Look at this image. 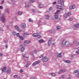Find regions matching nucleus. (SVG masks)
<instances>
[{
    "instance_id": "nucleus-52",
    "label": "nucleus",
    "mask_w": 79,
    "mask_h": 79,
    "mask_svg": "<svg viewBox=\"0 0 79 79\" xmlns=\"http://www.w3.org/2000/svg\"><path fill=\"white\" fill-rule=\"evenodd\" d=\"M10 1H11V2H13V3H16V2H15V1H14V0H10Z\"/></svg>"
},
{
    "instance_id": "nucleus-40",
    "label": "nucleus",
    "mask_w": 79,
    "mask_h": 79,
    "mask_svg": "<svg viewBox=\"0 0 79 79\" xmlns=\"http://www.w3.org/2000/svg\"><path fill=\"white\" fill-rule=\"evenodd\" d=\"M53 10V7H51L49 9V11H52Z\"/></svg>"
},
{
    "instance_id": "nucleus-30",
    "label": "nucleus",
    "mask_w": 79,
    "mask_h": 79,
    "mask_svg": "<svg viewBox=\"0 0 79 79\" xmlns=\"http://www.w3.org/2000/svg\"><path fill=\"white\" fill-rule=\"evenodd\" d=\"M19 38L20 39H21V40H23V39H24V38L23 37L21 36H20Z\"/></svg>"
},
{
    "instance_id": "nucleus-28",
    "label": "nucleus",
    "mask_w": 79,
    "mask_h": 79,
    "mask_svg": "<svg viewBox=\"0 0 79 79\" xmlns=\"http://www.w3.org/2000/svg\"><path fill=\"white\" fill-rule=\"evenodd\" d=\"M51 76H55L56 75V74L54 73H51Z\"/></svg>"
},
{
    "instance_id": "nucleus-59",
    "label": "nucleus",
    "mask_w": 79,
    "mask_h": 79,
    "mask_svg": "<svg viewBox=\"0 0 79 79\" xmlns=\"http://www.w3.org/2000/svg\"><path fill=\"white\" fill-rule=\"evenodd\" d=\"M3 56V54L0 53V56Z\"/></svg>"
},
{
    "instance_id": "nucleus-55",
    "label": "nucleus",
    "mask_w": 79,
    "mask_h": 79,
    "mask_svg": "<svg viewBox=\"0 0 79 79\" xmlns=\"http://www.w3.org/2000/svg\"><path fill=\"white\" fill-rule=\"evenodd\" d=\"M75 49H77V50H79V47H78L77 48H75Z\"/></svg>"
},
{
    "instance_id": "nucleus-39",
    "label": "nucleus",
    "mask_w": 79,
    "mask_h": 79,
    "mask_svg": "<svg viewBox=\"0 0 79 79\" xmlns=\"http://www.w3.org/2000/svg\"><path fill=\"white\" fill-rule=\"evenodd\" d=\"M79 45V42H77L76 44H75L76 46H78Z\"/></svg>"
},
{
    "instance_id": "nucleus-21",
    "label": "nucleus",
    "mask_w": 79,
    "mask_h": 79,
    "mask_svg": "<svg viewBox=\"0 0 79 79\" xmlns=\"http://www.w3.org/2000/svg\"><path fill=\"white\" fill-rule=\"evenodd\" d=\"M79 70H75L74 72H73V73L74 74H75L77 73H79Z\"/></svg>"
},
{
    "instance_id": "nucleus-44",
    "label": "nucleus",
    "mask_w": 79,
    "mask_h": 79,
    "mask_svg": "<svg viewBox=\"0 0 79 79\" xmlns=\"http://www.w3.org/2000/svg\"><path fill=\"white\" fill-rule=\"evenodd\" d=\"M3 7L2 6H0V10H3Z\"/></svg>"
},
{
    "instance_id": "nucleus-6",
    "label": "nucleus",
    "mask_w": 79,
    "mask_h": 79,
    "mask_svg": "<svg viewBox=\"0 0 79 79\" xmlns=\"http://www.w3.org/2000/svg\"><path fill=\"white\" fill-rule=\"evenodd\" d=\"M5 15H2V17H0V20L3 22H5Z\"/></svg>"
},
{
    "instance_id": "nucleus-34",
    "label": "nucleus",
    "mask_w": 79,
    "mask_h": 79,
    "mask_svg": "<svg viewBox=\"0 0 79 79\" xmlns=\"http://www.w3.org/2000/svg\"><path fill=\"white\" fill-rule=\"evenodd\" d=\"M71 15V13L70 12H69V13H68L67 15V16H70Z\"/></svg>"
},
{
    "instance_id": "nucleus-17",
    "label": "nucleus",
    "mask_w": 79,
    "mask_h": 79,
    "mask_svg": "<svg viewBox=\"0 0 79 79\" xmlns=\"http://www.w3.org/2000/svg\"><path fill=\"white\" fill-rule=\"evenodd\" d=\"M24 42L25 44H29L31 42V41L29 40H26L24 41Z\"/></svg>"
},
{
    "instance_id": "nucleus-57",
    "label": "nucleus",
    "mask_w": 79,
    "mask_h": 79,
    "mask_svg": "<svg viewBox=\"0 0 79 79\" xmlns=\"http://www.w3.org/2000/svg\"><path fill=\"white\" fill-rule=\"evenodd\" d=\"M31 79H35V78H34V77H31Z\"/></svg>"
},
{
    "instance_id": "nucleus-16",
    "label": "nucleus",
    "mask_w": 79,
    "mask_h": 79,
    "mask_svg": "<svg viewBox=\"0 0 79 79\" xmlns=\"http://www.w3.org/2000/svg\"><path fill=\"white\" fill-rule=\"evenodd\" d=\"M25 24L24 23H22L21 25V28H25Z\"/></svg>"
},
{
    "instance_id": "nucleus-42",
    "label": "nucleus",
    "mask_w": 79,
    "mask_h": 79,
    "mask_svg": "<svg viewBox=\"0 0 79 79\" xmlns=\"http://www.w3.org/2000/svg\"><path fill=\"white\" fill-rule=\"evenodd\" d=\"M3 3H4V0H2L1 2V5H2V4H3Z\"/></svg>"
},
{
    "instance_id": "nucleus-13",
    "label": "nucleus",
    "mask_w": 79,
    "mask_h": 79,
    "mask_svg": "<svg viewBox=\"0 0 79 79\" xmlns=\"http://www.w3.org/2000/svg\"><path fill=\"white\" fill-rule=\"evenodd\" d=\"M6 67H4L2 69V73H5V72L6 71Z\"/></svg>"
},
{
    "instance_id": "nucleus-14",
    "label": "nucleus",
    "mask_w": 79,
    "mask_h": 79,
    "mask_svg": "<svg viewBox=\"0 0 79 79\" xmlns=\"http://www.w3.org/2000/svg\"><path fill=\"white\" fill-rule=\"evenodd\" d=\"M63 61H64L65 63H67L68 64H69L71 63V62H70L69 60H64Z\"/></svg>"
},
{
    "instance_id": "nucleus-25",
    "label": "nucleus",
    "mask_w": 79,
    "mask_h": 79,
    "mask_svg": "<svg viewBox=\"0 0 79 79\" xmlns=\"http://www.w3.org/2000/svg\"><path fill=\"white\" fill-rule=\"evenodd\" d=\"M24 49L25 48L24 47H22L21 48V50L22 52H23L24 50Z\"/></svg>"
},
{
    "instance_id": "nucleus-58",
    "label": "nucleus",
    "mask_w": 79,
    "mask_h": 79,
    "mask_svg": "<svg viewBox=\"0 0 79 79\" xmlns=\"http://www.w3.org/2000/svg\"><path fill=\"white\" fill-rule=\"evenodd\" d=\"M29 66V64H26V67H28Z\"/></svg>"
},
{
    "instance_id": "nucleus-22",
    "label": "nucleus",
    "mask_w": 79,
    "mask_h": 79,
    "mask_svg": "<svg viewBox=\"0 0 79 79\" xmlns=\"http://www.w3.org/2000/svg\"><path fill=\"white\" fill-rule=\"evenodd\" d=\"M11 71V70H10V69H7V71H6V73L7 74H9L10 72Z\"/></svg>"
},
{
    "instance_id": "nucleus-1",
    "label": "nucleus",
    "mask_w": 79,
    "mask_h": 79,
    "mask_svg": "<svg viewBox=\"0 0 79 79\" xmlns=\"http://www.w3.org/2000/svg\"><path fill=\"white\" fill-rule=\"evenodd\" d=\"M71 43L68 41L66 40H64L62 41L61 45L62 46H65L66 47H68L70 46Z\"/></svg>"
},
{
    "instance_id": "nucleus-38",
    "label": "nucleus",
    "mask_w": 79,
    "mask_h": 79,
    "mask_svg": "<svg viewBox=\"0 0 79 79\" xmlns=\"http://www.w3.org/2000/svg\"><path fill=\"white\" fill-rule=\"evenodd\" d=\"M16 36H17V37H19L20 36L19 35V33H17V34H16Z\"/></svg>"
},
{
    "instance_id": "nucleus-62",
    "label": "nucleus",
    "mask_w": 79,
    "mask_h": 79,
    "mask_svg": "<svg viewBox=\"0 0 79 79\" xmlns=\"http://www.w3.org/2000/svg\"><path fill=\"white\" fill-rule=\"evenodd\" d=\"M5 47H6V48H8V45H6V46H5Z\"/></svg>"
},
{
    "instance_id": "nucleus-36",
    "label": "nucleus",
    "mask_w": 79,
    "mask_h": 79,
    "mask_svg": "<svg viewBox=\"0 0 79 79\" xmlns=\"http://www.w3.org/2000/svg\"><path fill=\"white\" fill-rule=\"evenodd\" d=\"M29 22H31V23H32L33 22V20L31 19H30L29 20Z\"/></svg>"
},
{
    "instance_id": "nucleus-32",
    "label": "nucleus",
    "mask_w": 79,
    "mask_h": 79,
    "mask_svg": "<svg viewBox=\"0 0 79 79\" xmlns=\"http://www.w3.org/2000/svg\"><path fill=\"white\" fill-rule=\"evenodd\" d=\"M29 1L30 3H34L35 2V0H29Z\"/></svg>"
},
{
    "instance_id": "nucleus-11",
    "label": "nucleus",
    "mask_w": 79,
    "mask_h": 79,
    "mask_svg": "<svg viewBox=\"0 0 79 79\" xmlns=\"http://www.w3.org/2000/svg\"><path fill=\"white\" fill-rule=\"evenodd\" d=\"M52 38H50L48 41V46H50L51 44H52Z\"/></svg>"
},
{
    "instance_id": "nucleus-9",
    "label": "nucleus",
    "mask_w": 79,
    "mask_h": 79,
    "mask_svg": "<svg viewBox=\"0 0 79 79\" xmlns=\"http://www.w3.org/2000/svg\"><path fill=\"white\" fill-rule=\"evenodd\" d=\"M63 72H66L65 69H61L60 71L58 72V74H61Z\"/></svg>"
},
{
    "instance_id": "nucleus-43",
    "label": "nucleus",
    "mask_w": 79,
    "mask_h": 79,
    "mask_svg": "<svg viewBox=\"0 0 79 79\" xmlns=\"http://www.w3.org/2000/svg\"><path fill=\"white\" fill-rule=\"evenodd\" d=\"M65 77V75H63L61 76V78H64Z\"/></svg>"
},
{
    "instance_id": "nucleus-33",
    "label": "nucleus",
    "mask_w": 79,
    "mask_h": 79,
    "mask_svg": "<svg viewBox=\"0 0 79 79\" xmlns=\"http://www.w3.org/2000/svg\"><path fill=\"white\" fill-rule=\"evenodd\" d=\"M31 6V3L28 2L27 4V7L29 8Z\"/></svg>"
},
{
    "instance_id": "nucleus-5",
    "label": "nucleus",
    "mask_w": 79,
    "mask_h": 79,
    "mask_svg": "<svg viewBox=\"0 0 79 79\" xmlns=\"http://www.w3.org/2000/svg\"><path fill=\"white\" fill-rule=\"evenodd\" d=\"M56 8H57V9H58V10H60L61 11L62 10H63V9L62 7H61L60 6L56 5Z\"/></svg>"
},
{
    "instance_id": "nucleus-26",
    "label": "nucleus",
    "mask_w": 79,
    "mask_h": 79,
    "mask_svg": "<svg viewBox=\"0 0 79 79\" xmlns=\"http://www.w3.org/2000/svg\"><path fill=\"white\" fill-rule=\"evenodd\" d=\"M71 58L72 59H74V54H71Z\"/></svg>"
},
{
    "instance_id": "nucleus-47",
    "label": "nucleus",
    "mask_w": 79,
    "mask_h": 79,
    "mask_svg": "<svg viewBox=\"0 0 79 79\" xmlns=\"http://www.w3.org/2000/svg\"><path fill=\"white\" fill-rule=\"evenodd\" d=\"M76 53H77V54H79V50H77L76 51Z\"/></svg>"
},
{
    "instance_id": "nucleus-53",
    "label": "nucleus",
    "mask_w": 79,
    "mask_h": 79,
    "mask_svg": "<svg viewBox=\"0 0 79 79\" xmlns=\"http://www.w3.org/2000/svg\"><path fill=\"white\" fill-rule=\"evenodd\" d=\"M48 32L49 33H52V31L51 30H49V31H48Z\"/></svg>"
},
{
    "instance_id": "nucleus-64",
    "label": "nucleus",
    "mask_w": 79,
    "mask_h": 79,
    "mask_svg": "<svg viewBox=\"0 0 79 79\" xmlns=\"http://www.w3.org/2000/svg\"><path fill=\"white\" fill-rule=\"evenodd\" d=\"M23 57H25V54H23Z\"/></svg>"
},
{
    "instance_id": "nucleus-49",
    "label": "nucleus",
    "mask_w": 79,
    "mask_h": 79,
    "mask_svg": "<svg viewBox=\"0 0 79 79\" xmlns=\"http://www.w3.org/2000/svg\"><path fill=\"white\" fill-rule=\"evenodd\" d=\"M69 21H72V20H73V19L72 18H70L69 19Z\"/></svg>"
},
{
    "instance_id": "nucleus-46",
    "label": "nucleus",
    "mask_w": 79,
    "mask_h": 79,
    "mask_svg": "<svg viewBox=\"0 0 79 79\" xmlns=\"http://www.w3.org/2000/svg\"><path fill=\"white\" fill-rule=\"evenodd\" d=\"M0 31H3V30L2 28L1 27H0Z\"/></svg>"
},
{
    "instance_id": "nucleus-23",
    "label": "nucleus",
    "mask_w": 79,
    "mask_h": 79,
    "mask_svg": "<svg viewBox=\"0 0 79 79\" xmlns=\"http://www.w3.org/2000/svg\"><path fill=\"white\" fill-rule=\"evenodd\" d=\"M60 13V10H57L56 13V15H58Z\"/></svg>"
},
{
    "instance_id": "nucleus-27",
    "label": "nucleus",
    "mask_w": 79,
    "mask_h": 79,
    "mask_svg": "<svg viewBox=\"0 0 79 79\" xmlns=\"http://www.w3.org/2000/svg\"><path fill=\"white\" fill-rule=\"evenodd\" d=\"M12 34L14 36H15L16 35V33L15 31H13L12 32Z\"/></svg>"
},
{
    "instance_id": "nucleus-61",
    "label": "nucleus",
    "mask_w": 79,
    "mask_h": 79,
    "mask_svg": "<svg viewBox=\"0 0 79 79\" xmlns=\"http://www.w3.org/2000/svg\"><path fill=\"white\" fill-rule=\"evenodd\" d=\"M37 12L38 13H41L39 11H37Z\"/></svg>"
},
{
    "instance_id": "nucleus-8",
    "label": "nucleus",
    "mask_w": 79,
    "mask_h": 79,
    "mask_svg": "<svg viewBox=\"0 0 79 79\" xmlns=\"http://www.w3.org/2000/svg\"><path fill=\"white\" fill-rule=\"evenodd\" d=\"M15 29H17V31H19V32H21V30L20 28H19L18 27V26H15Z\"/></svg>"
},
{
    "instance_id": "nucleus-15",
    "label": "nucleus",
    "mask_w": 79,
    "mask_h": 79,
    "mask_svg": "<svg viewBox=\"0 0 79 79\" xmlns=\"http://www.w3.org/2000/svg\"><path fill=\"white\" fill-rule=\"evenodd\" d=\"M38 42L39 44H40V43H42V42H45V41L43 39H41L39 40Z\"/></svg>"
},
{
    "instance_id": "nucleus-19",
    "label": "nucleus",
    "mask_w": 79,
    "mask_h": 79,
    "mask_svg": "<svg viewBox=\"0 0 79 79\" xmlns=\"http://www.w3.org/2000/svg\"><path fill=\"white\" fill-rule=\"evenodd\" d=\"M44 6V5L42 4H40L38 6V7L39 8H43Z\"/></svg>"
},
{
    "instance_id": "nucleus-50",
    "label": "nucleus",
    "mask_w": 79,
    "mask_h": 79,
    "mask_svg": "<svg viewBox=\"0 0 79 79\" xmlns=\"http://www.w3.org/2000/svg\"><path fill=\"white\" fill-rule=\"evenodd\" d=\"M20 73H23V70L22 69H21L20 70Z\"/></svg>"
},
{
    "instance_id": "nucleus-12",
    "label": "nucleus",
    "mask_w": 79,
    "mask_h": 79,
    "mask_svg": "<svg viewBox=\"0 0 79 79\" xmlns=\"http://www.w3.org/2000/svg\"><path fill=\"white\" fill-rule=\"evenodd\" d=\"M40 63V61H36L34 63H33L32 64L33 66H35V65H36V64H38Z\"/></svg>"
},
{
    "instance_id": "nucleus-3",
    "label": "nucleus",
    "mask_w": 79,
    "mask_h": 79,
    "mask_svg": "<svg viewBox=\"0 0 79 79\" xmlns=\"http://www.w3.org/2000/svg\"><path fill=\"white\" fill-rule=\"evenodd\" d=\"M33 37H37L38 38L40 39L41 37V36L38 34V33H34L32 35Z\"/></svg>"
},
{
    "instance_id": "nucleus-4",
    "label": "nucleus",
    "mask_w": 79,
    "mask_h": 79,
    "mask_svg": "<svg viewBox=\"0 0 79 79\" xmlns=\"http://www.w3.org/2000/svg\"><path fill=\"white\" fill-rule=\"evenodd\" d=\"M79 28V23H77L74 24L73 26V29H77Z\"/></svg>"
},
{
    "instance_id": "nucleus-20",
    "label": "nucleus",
    "mask_w": 79,
    "mask_h": 79,
    "mask_svg": "<svg viewBox=\"0 0 79 79\" xmlns=\"http://www.w3.org/2000/svg\"><path fill=\"white\" fill-rule=\"evenodd\" d=\"M54 17L56 19H58V18H59V17H58V15H54Z\"/></svg>"
},
{
    "instance_id": "nucleus-60",
    "label": "nucleus",
    "mask_w": 79,
    "mask_h": 79,
    "mask_svg": "<svg viewBox=\"0 0 79 79\" xmlns=\"http://www.w3.org/2000/svg\"><path fill=\"white\" fill-rule=\"evenodd\" d=\"M77 76L78 77H79V73H77Z\"/></svg>"
},
{
    "instance_id": "nucleus-31",
    "label": "nucleus",
    "mask_w": 79,
    "mask_h": 79,
    "mask_svg": "<svg viewBox=\"0 0 79 79\" xmlns=\"http://www.w3.org/2000/svg\"><path fill=\"white\" fill-rule=\"evenodd\" d=\"M31 11L33 12V13H36V10H35L34 9H32L31 10Z\"/></svg>"
},
{
    "instance_id": "nucleus-63",
    "label": "nucleus",
    "mask_w": 79,
    "mask_h": 79,
    "mask_svg": "<svg viewBox=\"0 0 79 79\" xmlns=\"http://www.w3.org/2000/svg\"><path fill=\"white\" fill-rule=\"evenodd\" d=\"M37 52V51L36 50H35V51H34V52L35 53H36V52Z\"/></svg>"
},
{
    "instance_id": "nucleus-2",
    "label": "nucleus",
    "mask_w": 79,
    "mask_h": 79,
    "mask_svg": "<svg viewBox=\"0 0 79 79\" xmlns=\"http://www.w3.org/2000/svg\"><path fill=\"white\" fill-rule=\"evenodd\" d=\"M57 3L58 4H61L62 6H64V2H63V0H58Z\"/></svg>"
},
{
    "instance_id": "nucleus-48",
    "label": "nucleus",
    "mask_w": 79,
    "mask_h": 79,
    "mask_svg": "<svg viewBox=\"0 0 79 79\" xmlns=\"http://www.w3.org/2000/svg\"><path fill=\"white\" fill-rule=\"evenodd\" d=\"M4 42H7V40L5 39L3 41Z\"/></svg>"
},
{
    "instance_id": "nucleus-29",
    "label": "nucleus",
    "mask_w": 79,
    "mask_h": 79,
    "mask_svg": "<svg viewBox=\"0 0 79 79\" xmlns=\"http://www.w3.org/2000/svg\"><path fill=\"white\" fill-rule=\"evenodd\" d=\"M23 13L21 11H19L18 13L19 15H22Z\"/></svg>"
},
{
    "instance_id": "nucleus-41",
    "label": "nucleus",
    "mask_w": 79,
    "mask_h": 79,
    "mask_svg": "<svg viewBox=\"0 0 79 79\" xmlns=\"http://www.w3.org/2000/svg\"><path fill=\"white\" fill-rule=\"evenodd\" d=\"M77 43V41H76V40H74L73 42V44H76Z\"/></svg>"
},
{
    "instance_id": "nucleus-10",
    "label": "nucleus",
    "mask_w": 79,
    "mask_h": 79,
    "mask_svg": "<svg viewBox=\"0 0 79 79\" xmlns=\"http://www.w3.org/2000/svg\"><path fill=\"white\" fill-rule=\"evenodd\" d=\"M76 5H71L69 7V9L70 10H71L72 9H74L75 8H76Z\"/></svg>"
},
{
    "instance_id": "nucleus-24",
    "label": "nucleus",
    "mask_w": 79,
    "mask_h": 79,
    "mask_svg": "<svg viewBox=\"0 0 79 79\" xmlns=\"http://www.w3.org/2000/svg\"><path fill=\"white\" fill-rule=\"evenodd\" d=\"M61 27L59 26H58L57 27V31H59V30H60L61 29Z\"/></svg>"
},
{
    "instance_id": "nucleus-35",
    "label": "nucleus",
    "mask_w": 79,
    "mask_h": 79,
    "mask_svg": "<svg viewBox=\"0 0 79 79\" xmlns=\"http://www.w3.org/2000/svg\"><path fill=\"white\" fill-rule=\"evenodd\" d=\"M45 18L46 19H48V18H49V16L46 15L45 17Z\"/></svg>"
},
{
    "instance_id": "nucleus-51",
    "label": "nucleus",
    "mask_w": 79,
    "mask_h": 79,
    "mask_svg": "<svg viewBox=\"0 0 79 79\" xmlns=\"http://www.w3.org/2000/svg\"><path fill=\"white\" fill-rule=\"evenodd\" d=\"M25 35H29V33H25L24 34Z\"/></svg>"
},
{
    "instance_id": "nucleus-7",
    "label": "nucleus",
    "mask_w": 79,
    "mask_h": 79,
    "mask_svg": "<svg viewBox=\"0 0 79 79\" xmlns=\"http://www.w3.org/2000/svg\"><path fill=\"white\" fill-rule=\"evenodd\" d=\"M48 60V58L47 57H45L42 59V61L43 62L47 61Z\"/></svg>"
},
{
    "instance_id": "nucleus-45",
    "label": "nucleus",
    "mask_w": 79,
    "mask_h": 79,
    "mask_svg": "<svg viewBox=\"0 0 79 79\" xmlns=\"http://www.w3.org/2000/svg\"><path fill=\"white\" fill-rule=\"evenodd\" d=\"M18 77V75H15L14 76V78H16Z\"/></svg>"
},
{
    "instance_id": "nucleus-37",
    "label": "nucleus",
    "mask_w": 79,
    "mask_h": 79,
    "mask_svg": "<svg viewBox=\"0 0 79 79\" xmlns=\"http://www.w3.org/2000/svg\"><path fill=\"white\" fill-rule=\"evenodd\" d=\"M43 57H44V54L41 55L40 56V58H43Z\"/></svg>"
},
{
    "instance_id": "nucleus-56",
    "label": "nucleus",
    "mask_w": 79,
    "mask_h": 79,
    "mask_svg": "<svg viewBox=\"0 0 79 79\" xmlns=\"http://www.w3.org/2000/svg\"><path fill=\"white\" fill-rule=\"evenodd\" d=\"M67 17H66V15H64V18H65V19H66V18Z\"/></svg>"
},
{
    "instance_id": "nucleus-18",
    "label": "nucleus",
    "mask_w": 79,
    "mask_h": 79,
    "mask_svg": "<svg viewBox=\"0 0 79 79\" xmlns=\"http://www.w3.org/2000/svg\"><path fill=\"white\" fill-rule=\"evenodd\" d=\"M57 57H60V58H61L62 57V55H61V53H59L57 55Z\"/></svg>"
},
{
    "instance_id": "nucleus-54",
    "label": "nucleus",
    "mask_w": 79,
    "mask_h": 79,
    "mask_svg": "<svg viewBox=\"0 0 79 79\" xmlns=\"http://www.w3.org/2000/svg\"><path fill=\"white\" fill-rule=\"evenodd\" d=\"M56 3V2H54L52 3L53 5H55Z\"/></svg>"
}]
</instances>
